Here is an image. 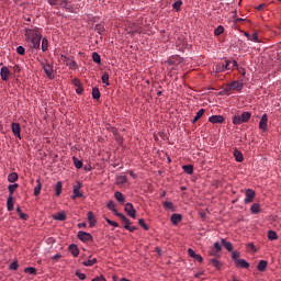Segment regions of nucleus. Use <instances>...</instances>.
I'll return each instance as SVG.
<instances>
[{
    "mask_svg": "<svg viewBox=\"0 0 281 281\" xmlns=\"http://www.w3.org/2000/svg\"><path fill=\"white\" fill-rule=\"evenodd\" d=\"M24 37L26 43H29L30 49H41V41L43 40V34L38 27H26L24 29Z\"/></svg>",
    "mask_w": 281,
    "mask_h": 281,
    "instance_id": "1",
    "label": "nucleus"
},
{
    "mask_svg": "<svg viewBox=\"0 0 281 281\" xmlns=\"http://www.w3.org/2000/svg\"><path fill=\"white\" fill-rule=\"evenodd\" d=\"M234 67H238V61L225 59L215 66V74H223L225 71H234Z\"/></svg>",
    "mask_w": 281,
    "mask_h": 281,
    "instance_id": "2",
    "label": "nucleus"
},
{
    "mask_svg": "<svg viewBox=\"0 0 281 281\" xmlns=\"http://www.w3.org/2000/svg\"><path fill=\"white\" fill-rule=\"evenodd\" d=\"M232 120H233V124H235V126H239V124H245L246 122L251 120V113L243 112L241 115L240 114L234 115L232 117Z\"/></svg>",
    "mask_w": 281,
    "mask_h": 281,
    "instance_id": "3",
    "label": "nucleus"
},
{
    "mask_svg": "<svg viewBox=\"0 0 281 281\" xmlns=\"http://www.w3.org/2000/svg\"><path fill=\"white\" fill-rule=\"evenodd\" d=\"M243 91V82L240 81H232L231 83H227V86L224 89V93H229V91Z\"/></svg>",
    "mask_w": 281,
    "mask_h": 281,
    "instance_id": "4",
    "label": "nucleus"
},
{
    "mask_svg": "<svg viewBox=\"0 0 281 281\" xmlns=\"http://www.w3.org/2000/svg\"><path fill=\"white\" fill-rule=\"evenodd\" d=\"M40 63L44 69V72L46 74L47 78H49V80H54V67L52 65H49L47 63V60H45V61L42 60Z\"/></svg>",
    "mask_w": 281,
    "mask_h": 281,
    "instance_id": "5",
    "label": "nucleus"
},
{
    "mask_svg": "<svg viewBox=\"0 0 281 281\" xmlns=\"http://www.w3.org/2000/svg\"><path fill=\"white\" fill-rule=\"evenodd\" d=\"M77 237L81 243H91L93 240V236L85 231H79Z\"/></svg>",
    "mask_w": 281,
    "mask_h": 281,
    "instance_id": "6",
    "label": "nucleus"
},
{
    "mask_svg": "<svg viewBox=\"0 0 281 281\" xmlns=\"http://www.w3.org/2000/svg\"><path fill=\"white\" fill-rule=\"evenodd\" d=\"M82 188V182L78 181L75 186H74V195L72 199H80L83 196L82 192H80V189Z\"/></svg>",
    "mask_w": 281,
    "mask_h": 281,
    "instance_id": "7",
    "label": "nucleus"
},
{
    "mask_svg": "<svg viewBox=\"0 0 281 281\" xmlns=\"http://www.w3.org/2000/svg\"><path fill=\"white\" fill-rule=\"evenodd\" d=\"M124 210L126 214H128V216H131L132 218H135L137 211L133 206V203H126Z\"/></svg>",
    "mask_w": 281,
    "mask_h": 281,
    "instance_id": "8",
    "label": "nucleus"
},
{
    "mask_svg": "<svg viewBox=\"0 0 281 281\" xmlns=\"http://www.w3.org/2000/svg\"><path fill=\"white\" fill-rule=\"evenodd\" d=\"M0 77L3 82H8V80H10V69L7 66L0 69Z\"/></svg>",
    "mask_w": 281,
    "mask_h": 281,
    "instance_id": "9",
    "label": "nucleus"
},
{
    "mask_svg": "<svg viewBox=\"0 0 281 281\" xmlns=\"http://www.w3.org/2000/svg\"><path fill=\"white\" fill-rule=\"evenodd\" d=\"M268 122H269V116L267 115V113L262 114L260 122H259L260 131L267 132Z\"/></svg>",
    "mask_w": 281,
    "mask_h": 281,
    "instance_id": "10",
    "label": "nucleus"
},
{
    "mask_svg": "<svg viewBox=\"0 0 281 281\" xmlns=\"http://www.w3.org/2000/svg\"><path fill=\"white\" fill-rule=\"evenodd\" d=\"M11 130H12L14 137H19V139H21V124L12 123Z\"/></svg>",
    "mask_w": 281,
    "mask_h": 281,
    "instance_id": "11",
    "label": "nucleus"
},
{
    "mask_svg": "<svg viewBox=\"0 0 281 281\" xmlns=\"http://www.w3.org/2000/svg\"><path fill=\"white\" fill-rule=\"evenodd\" d=\"M209 122H211V124H223L225 117L223 115H212L209 117Z\"/></svg>",
    "mask_w": 281,
    "mask_h": 281,
    "instance_id": "12",
    "label": "nucleus"
},
{
    "mask_svg": "<svg viewBox=\"0 0 281 281\" xmlns=\"http://www.w3.org/2000/svg\"><path fill=\"white\" fill-rule=\"evenodd\" d=\"M254 196H256V191L251 189L246 190L245 203H251V201H254Z\"/></svg>",
    "mask_w": 281,
    "mask_h": 281,
    "instance_id": "13",
    "label": "nucleus"
},
{
    "mask_svg": "<svg viewBox=\"0 0 281 281\" xmlns=\"http://www.w3.org/2000/svg\"><path fill=\"white\" fill-rule=\"evenodd\" d=\"M235 266L237 269H249V262L245 259L236 260Z\"/></svg>",
    "mask_w": 281,
    "mask_h": 281,
    "instance_id": "14",
    "label": "nucleus"
},
{
    "mask_svg": "<svg viewBox=\"0 0 281 281\" xmlns=\"http://www.w3.org/2000/svg\"><path fill=\"white\" fill-rule=\"evenodd\" d=\"M114 199H116V201L121 204L124 205L126 203V196H124V194L120 191H116L114 193Z\"/></svg>",
    "mask_w": 281,
    "mask_h": 281,
    "instance_id": "15",
    "label": "nucleus"
},
{
    "mask_svg": "<svg viewBox=\"0 0 281 281\" xmlns=\"http://www.w3.org/2000/svg\"><path fill=\"white\" fill-rule=\"evenodd\" d=\"M69 251H70V254H72V256L75 258H78V256H80V249H78V245H76V244H71L69 246Z\"/></svg>",
    "mask_w": 281,
    "mask_h": 281,
    "instance_id": "16",
    "label": "nucleus"
},
{
    "mask_svg": "<svg viewBox=\"0 0 281 281\" xmlns=\"http://www.w3.org/2000/svg\"><path fill=\"white\" fill-rule=\"evenodd\" d=\"M88 222L90 227H95V224L98 223V221L95 220V215H93V212H88Z\"/></svg>",
    "mask_w": 281,
    "mask_h": 281,
    "instance_id": "17",
    "label": "nucleus"
},
{
    "mask_svg": "<svg viewBox=\"0 0 281 281\" xmlns=\"http://www.w3.org/2000/svg\"><path fill=\"white\" fill-rule=\"evenodd\" d=\"M7 210L8 212H12V210H14V196L12 195H9L7 199Z\"/></svg>",
    "mask_w": 281,
    "mask_h": 281,
    "instance_id": "18",
    "label": "nucleus"
},
{
    "mask_svg": "<svg viewBox=\"0 0 281 281\" xmlns=\"http://www.w3.org/2000/svg\"><path fill=\"white\" fill-rule=\"evenodd\" d=\"M182 218H183V216L181 214L175 213L171 215V223L173 225H178L179 223H181Z\"/></svg>",
    "mask_w": 281,
    "mask_h": 281,
    "instance_id": "19",
    "label": "nucleus"
},
{
    "mask_svg": "<svg viewBox=\"0 0 281 281\" xmlns=\"http://www.w3.org/2000/svg\"><path fill=\"white\" fill-rule=\"evenodd\" d=\"M108 209H110L111 210V212H113L114 214H115V216H117V214H120V212H117V205L115 204V202H113V200H110L109 202H108Z\"/></svg>",
    "mask_w": 281,
    "mask_h": 281,
    "instance_id": "20",
    "label": "nucleus"
},
{
    "mask_svg": "<svg viewBox=\"0 0 281 281\" xmlns=\"http://www.w3.org/2000/svg\"><path fill=\"white\" fill-rule=\"evenodd\" d=\"M205 114V109H200L198 111V113L195 114L192 124H196V122H199V120H201V117H203V115Z\"/></svg>",
    "mask_w": 281,
    "mask_h": 281,
    "instance_id": "21",
    "label": "nucleus"
},
{
    "mask_svg": "<svg viewBox=\"0 0 281 281\" xmlns=\"http://www.w3.org/2000/svg\"><path fill=\"white\" fill-rule=\"evenodd\" d=\"M8 181L9 183H16V181H19V173L16 172L9 173Z\"/></svg>",
    "mask_w": 281,
    "mask_h": 281,
    "instance_id": "22",
    "label": "nucleus"
},
{
    "mask_svg": "<svg viewBox=\"0 0 281 281\" xmlns=\"http://www.w3.org/2000/svg\"><path fill=\"white\" fill-rule=\"evenodd\" d=\"M128 181V178H126V176H117L115 183L116 186H124V183H126Z\"/></svg>",
    "mask_w": 281,
    "mask_h": 281,
    "instance_id": "23",
    "label": "nucleus"
},
{
    "mask_svg": "<svg viewBox=\"0 0 281 281\" xmlns=\"http://www.w3.org/2000/svg\"><path fill=\"white\" fill-rule=\"evenodd\" d=\"M267 265H268L267 260H260L257 265L258 271H261V272L267 271Z\"/></svg>",
    "mask_w": 281,
    "mask_h": 281,
    "instance_id": "24",
    "label": "nucleus"
},
{
    "mask_svg": "<svg viewBox=\"0 0 281 281\" xmlns=\"http://www.w3.org/2000/svg\"><path fill=\"white\" fill-rule=\"evenodd\" d=\"M92 60L97 63V65H102V57L97 52L92 53Z\"/></svg>",
    "mask_w": 281,
    "mask_h": 281,
    "instance_id": "25",
    "label": "nucleus"
},
{
    "mask_svg": "<svg viewBox=\"0 0 281 281\" xmlns=\"http://www.w3.org/2000/svg\"><path fill=\"white\" fill-rule=\"evenodd\" d=\"M49 49V41L47 37L42 38V52H47Z\"/></svg>",
    "mask_w": 281,
    "mask_h": 281,
    "instance_id": "26",
    "label": "nucleus"
},
{
    "mask_svg": "<svg viewBox=\"0 0 281 281\" xmlns=\"http://www.w3.org/2000/svg\"><path fill=\"white\" fill-rule=\"evenodd\" d=\"M19 188V183H13L8 187L9 196H14V191Z\"/></svg>",
    "mask_w": 281,
    "mask_h": 281,
    "instance_id": "27",
    "label": "nucleus"
},
{
    "mask_svg": "<svg viewBox=\"0 0 281 281\" xmlns=\"http://www.w3.org/2000/svg\"><path fill=\"white\" fill-rule=\"evenodd\" d=\"M61 192H63V182L58 181L55 187L56 196H60Z\"/></svg>",
    "mask_w": 281,
    "mask_h": 281,
    "instance_id": "28",
    "label": "nucleus"
},
{
    "mask_svg": "<svg viewBox=\"0 0 281 281\" xmlns=\"http://www.w3.org/2000/svg\"><path fill=\"white\" fill-rule=\"evenodd\" d=\"M233 155H234L236 161H239V162L243 161L244 158H243V153L240 150L235 149L233 151Z\"/></svg>",
    "mask_w": 281,
    "mask_h": 281,
    "instance_id": "29",
    "label": "nucleus"
},
{
    "mask_svg": "<svg viewBox=\"0 0 281 281\" xmlns=\"http://www.w3.org/2000/svg\"><path fill=\"white\" fill-rule=\"evenodd\" d=\"M222 245L223 247H225V249H227V251H232L234 249V246L232 245V243L223 238H222Z\"/></svg>",
    "mask_w": 281,
    "mask_h": 281,
    "instance_id": "30",
    "label": "nucleus"
},
{
    "mask_svg": "<svg viewBox=\"0 0 281 281\" xmlns=\"http://www.w3.org/2000/svg\"><path fill=\"white\" fill-rule=\"evenodd\" d=\"M182 169L187 172V175H193L194 172V166L192 165H184L182 166Z\"/></svg>",
    "mask_w": 281,
    "mask_h": 281,
    "instance_id": "31",
    "label": "nucleus"
},
{
    "mask_svg": "<svg viewBox=\"0 0 281 281\" xmlns=\"http://www.w3.org/2000/svg\"><path fill=\"white\" fill-rule=\"evenodd\" d=\"M67 218V215L64 212H58L56 215H54L55 221H65Z\"/></svg>",
    "mask_w": 281,
    "mask_h": 281,
    "instance_id": "32",
    "label": "nucleus"
},
{
    "mask_svg": "<svg viewBox=\"0 0 281 281\" xmlns=\"http://www.w3.org/2000/svg\"><path fill=\"white\" fill-rule=\"evenodd\" d=\"M250 212L252 214H259L260 213V204L254 203L250 207Z\"/></svg>",
    "mask_w": 281,
    "mask_h": 281,
    "instance_id": "33",
    "label": "nucleus"
},
{
    "mask_svg": "<svg viewBox=\"0 0 281 281\" xmlns=\"http://www.w3.org/2000/svg\"><path fill=\"white\" fill-rule=\"evenodd\" d=\"M183 5V1L177 0L173 4L172 8L176 12H179L181 10V7Z\"/></svg>",
    "mask_w": 281,
    "mask_h": 281,
    "instance_id": "34",
    "label": "nucleus"
},
{
    "mask_svg": "<svg viewBox=\"0 0 281 281\" xmlns=\"http://www.w3.org/2000/svg\"><path fill=\"white\" fill-rule=\"evenodd\" d=\"M95 262H98V259L93 258V259H89L87 261H83L82 265H83V267H93V265H95Z\"/></svg>",
    "mask_w": 281,
    "mask_h": 281,
    "instance_id": "35",
    "label": "nucleus"
},
{
    "mask_svg": "<svg viewBox=\"0 0 281 281\" xmlns=\"http://www.w3.org/2000/svg\"><path fill=\"white\" fill-rule=\"evenodd\" d=\"M92 98L93 100H100V89L99 88H93L92 89Z\"/></svg>",
    "mask_w": 281,
    "mask_h": 281,
    "instance_id": "36",
    "label": "nucleus"
},
{
    "mask_svg": "<svg viewBox=\"0 0 281 281\" xmlns=\"http://www.w3.org/2000/svg\"><path fill=\"white\" fill-rule=\"evenodd\" d=\"M268 238L269 240H278V233H276V231H269Z\"/></svg>",
    "mask_w": 281,
    "mask_h": 281,
    "instance_id": "37",
    "label": "nucleus"
},
{
    "mask_svg": "<svg viewBox=\"0 0 281 281\" xmlns=\"http://www.w3.org/2000/svg\"><path fill=\"white\" fill-rule=\"evenodd\" d=\"M72 161L77 170H80V168H82V160H79L77 157H72Z\"/></svg>",
    "mask_w": 281,
    "mask_h": 281,
    "instance_id": "38",
    "label": "nucleus"
},
{
    "mask_svg": "<svg viewBox=\"0 0 281 281\" xmlns=\"http://www.w3.org/2000/svg\"><path fill=\"white\" fill-rule=\"evenodd\" d=\"M43 186L41 184V180H37V186L34 189V195L38 196V194H41V190H42Z\"/></svg>",
    "mask_w": 281,
    "mask_h": 281,
    "instance_id": "39",
    "label": "nucleus"
},
{
    "mask_svg": "<svg viewBox=\"0 0 281 281\" xmlns=\"http://www.w3.org/2000/svg\"><path fill=\"white\" fill-rule=\"evenodd\" d=\"M116 216H117L119 218H121V221L124 223V225L131 223V220L127 218V217H125L124 214H122V213H116Z\"/></svg>",
    "mask_w": 281,
    "mask_h": 281,
    "instance_id": "40",
    "label": "nucleus"
},
{
    "mask_svg": "<svg viewBox=\"0 0 281 281\" xmlns=\"http://www.w3.org/2000/svg\"><path fill=\"white\" fill-rule=\"evenodd\" d=\"M210 263L215 267V269H221V261H218V259L213 258L210 260Z\"/></svg>",
    "mask_w": 281,
    "mask_h": 281,
    "instance_id": "41",
    "label": "nucleus"
},
{
    "mask_svg": "<svg viewBox=\"0 0 281 281\" xmlns=\"http://www.w3.org/2000/svg\"><path fill=\"white\" fill-rule=\"evenodd\" d=\"M101 80L103 85H106L109 87L111 83L109 82V72H104L103 76L101 77Z\"/></svg>",
    "mask_w": 281,
    "mask_h": 281,
    "instance_id": "42",
    "label": "nucleus"
},
{
    "mask_svg": "<svg viewBox=\"0 0 281 281\" xmlns=\"http://www.w3.org/2000/svg\"><path fill=\"white\" fill-rule=\"evenodd\" d=\"M223 32H225V27H223V25H220V26H217V27L214 30L215 36H221V34H223Z\"/></svg>",
    "mask_w": 281,
    "mask_h": 281,
    "instance_id": "43",
    "label": "nucleus"
},
{
    "mask_svg": "<svg viewBox=\"0 0 281 281\" xmlns=\"http://www.w3.org/2000/svg\"><path fill=\"white\" fill-rule=\"evenodd\" d=\"M164 207H165V210H173L175 204H172V202H170V201H165L164 202Z\"/></svg>",
    "mask_w": 281,
    "mask_h": 281,
    "instance_id": "44",
    "label": "nucleus"
},
{
    "mask_svg": "<svg viewBox=\"0 0 281 281\" xmlns=\"http://www.w3.org/2000/svg\"><path fill=\"white\" fill-rule=\"evenodd\" d=\"M25 273H30L31 276H36V268L34 267H29L24 269Z\"/></svg>",
    "mask_w": 281,
    "mask_h": 281,
    "instance_id": "45",
    "label": "nucleus"
},
{
    "mask_svg": "<svg viewBox=\"0 0 281 281\" xmlns=\"http://www.w3.org/2000/svg\"><path fill=\"white\" fill-rule=\"evenodd\" d=\"M9 269L11 271H16V269H19V261L11 262V265L9 266Z\"/></svg>",
    "mask_w": 281,
    "mask_h": 281,
    "instance_id": "46",
    "label": "nucleus"
},
{
    "mask_svg": "<svg viewBox=\"0 0 281 281\" xmlns=\"http://www.w3.org/2000/svg\"><path fill=\"white\" fill-rule=\"evenodd\" d=\"M218 254H221L220 250H216V248H212L210 251H209V256H214L215 258L218 257Z\"/></svg>",
    "mask_w": 281,
    "mask_h": 281,
    "instance_id": "47",
    "label": "nucleus"
},
{
    "mask_svg": "<svg viewBox=\"0 0 281 281\" xmlns=\"http://www.w3.org/2000/svg\"><path fill=\"white\" fill-rule=\"evenodd\" d=\"M95 32H98V34H104V26L97 24L94 27Z\"/></svg>",
    "mask_w": 281,
    "mask_h": 281,
    "instance_id": "48",
    "label": "nucleus"
},
{
    "mask_svg": "<svg viewBox=\"0 0 281 281\" xmlns=\"http://www.w3.org/2000/svg\"><path fill=\"white\" fill-rule=\"evenodd\" d=\"M16 53L20 54V56H25V47L18 46Z\"/></svg>",
    "mask_w": 281,
    "mask_h": 281,
    "instance_id": "49",
    "label": "nucleus"
},
{
    "mask_svg": "<svg viewBox=\"0 0 281 281\" xmlns=\"http://www.w3.org/2000/svg\"><path fill=\"white\" fill-rule=\"evenodd\" d=\"M76 276L79 280H87V276L78 270L76 271Z\"/></svg>",
    "mask_w": 281,
    "mask_h": 281,
    "instance_id": "50",
    "label": "nucleus"
},
{
    "mask_svg": "<svg viewBox=\"0 0 281 281\" xmlns=\"http://www.w3.org/2000/svg\"><path fill=\"white\" fill-rule=\"evenodd\" d=\"M138 224L140 225V227H144L146 232H148V225H146L144 218L138 220Z\"/></svg>",
    "mask_w": 281,
    "mask_h": 281,
    "instance_id": "51",
    "label": "nucleus"
},
{
    "mask_svg": "<svg viewBox=\"0 0 281 281\" xmlns=\"http://www.w3.org/2000/svg\"><path fill=\"white\" fill-rule=\"evenodd\" d=\"M232 258H233V260H235V262H236V260H239L238 258H240V252H238V251H233L232 252Z\"/></svg>",
    "mask_w": 281,
    "mask_h": 281,
    "instance_id": "52",
    "label": "nucleus"
},
{
    "mask_svg": "<svg viewBox=\"0 0 281 281\" xmlns=\"http://www.w3.org/2000/svg\"><path fill=\"white\" fill-rule=\"evenodd\" d=\"M59 8H67V9H69V3L67 2V0H60L59 1Z\"/></svg>",
    "mask_w": 281,
    "mask_h": 281,
    "instance_id": "53",
    "label": "nucleus"
},
{
    "mask_svg": "<svg viewBox=\"0 0 281 281\" xmlns=\"http://www.w3.org/2000/svg\"><path fill=\"white\" fill-rule=\"evenodd\" d=\"M106 223H108V225H111L112 227H120V224H117V222H113L109 218H106Z\"/></svg>",
    "mask_w": 281,
    "mask_h": 281,
    "instance_id": "54",
    "label": "nucleus"
},
{
    "mask_svg": "<svg viewBox=\"0 0 281 281\" xmlns=\"http://www.w3.org/2000/svg\"><path fill=\"white\" fill-rule=\"evenodd\" d=\"M250 41H252L254 43H260V40H258V33H254L250 37Z\"/></svg>",
    "mask_w": 281,
    "mask_h": 281,
    "instance_id": "55",
    "label": "nucleus"
},
{
    "mask_svg": "<svg viewBox=\"0 0 281 281\" xmlns=\"http://www.w3.org/2000/svg\"><path fill=\"white\" fill-rule=\"evenodd\" d=\"M213 248L216 249V251H222L223 250V247L221 246V244L218 241H216L214 245H213Z\"/></svg>",
    "mask_w": 281,
    "mask_h": 281,
    "instance_id": "56",
    "label": "nucleus"
},
{
    "mask_svg": "<svg viewBox=\"0 0 281 281\" xmlns=\"http://www.w3.org/2000/svg\"><path fill=\"white\" fill-rule=\"evenodd\" d=\"M68 66L70 67V69H76V67H78V64L76 63V60H71Z\"/></svg>",
    "mask_w": 281,
    "mask_h": 281,
    "instance_id": "57",
    "label": "nucleus"
},
{
    "mask_svg": "<svg viewBox=\"0 0 281 281\" xmlns=\"http://www.w3.org/2000/svg\"><path fill=\"white\" fill-rule=\"evenodd\" d=\"M48 3L50 5H60V0H49Z\"/></svg>",
    "mask_w": 281,
    "mask_h": 281,
    "instance_id": "58",
    "label": "nucleus"
},
{
    "mask_svg": "<svg viewBox=\"0 0 281 281\" xmlns=\"http://www.w3.org/2000/svg\"><path fill=\"white\" fill-rule=\"evenodd\" d=\"M188 255L190 256V258H195L196 252H194V251L192 250V248H189V249H188Z\"/></svg>",
    "mask_w": 281,
    "mask_h": 281,
    "instance_id": "59",
    "label": "nucleus"
},
{
    "mask_svg": "<svg viewBox=\"0 0 281 281\" xmlns=\"http://www.w3.org/2000/svg\"><path fill=\"white\" fill-rule=\"evenodd\" d=\"M20 218H21L22 221H27L29 216H27V214H25V213H23V212H20Z\"/></svg>",
    "mask_w": 281,
    "mask_h": 281,
    "instance_id": "60",
    "label": "nucleus"
},
{
    "mask_svg": "<svg viewBox=\"0 0 281 281\" xmlns=\"http://www.w3.org/2000/svg\"><path fill=\"white\" fill-rule=\"evenodd\" d=\"M82 91H85V89L82 88V86L77 87L76 93H78V95L82 94Z\"/></svg>",
    "mask_w": 281,
    "mask_h": 281,
    "instance_id": "61",
    "label": "nucleus"
},
{
    "mask_svg": "<svg viewBox=\"0 0 281 281\" xmlns=\"http://www.w3.org/2000/svg\"><path fill=\"white\" fill-rule=\"evenodd\" d=\"M92 281H106V279L104 278V276H100V277L92 279Z\"/></svg>",
    "mask_w": 281,
    "mask_h": 281,
    "instance_id": "62",
    "label": "nucleus"
},
{
    "mask_svg": "<svg viewBox=\"0 0 281 281\" xmlns=\"http://www.w3.org/2000/svg\"><path fill=\"white\" fill-rule=\"evenodd\" d=\"M194 260H196L198 262H203V257L201 255H196L195 257H193Z\"/></svg>",
    "mask_w": 281,
    "mask_h": 281,
    "instance_id": "63",
    "label": "nucleus"
},
{
    "mask_svg": "<svg viewBox=\"0 0 281 281\" xmlns=\"http://www.w3.org/2000/svg\"><path fill=\"white\" fill-rule=\"evenodd\" d=\"M74 85H75V87H81L82 85L80 83V80H78V79H74Z\"/></svg>",
    "mask_w": 281,
    "mask_h": 281,
    "instance_id": "64",
    "label": "nucleus"
}]
</instances>
